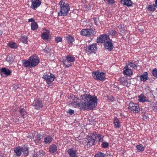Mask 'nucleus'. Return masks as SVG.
<instances>
[{"label":"nucleus","instance_id":"obj_1","mask_svg":"<svg viewBox=\"0 0 157 157\" xmlns=\"http://www.w3.org/2000/svg\"><path fill=\"white\" fill-rule=\"evenodd\" d=\"M78 98L74 97L72 102L77 107H79L80 109L83 110H91L97 105L98 99L95 95L92 96L86 93L80 96L79 102H77Z\"/></svg>","mask_w":157,"mask_h":157},{"label":"nucleus","instance_id":"obj_2","mask_svg":"<svg viewBox=\"0 0 157 157\" xmlns=\"http://www.w3.org/2000/svg\"><path fill=\"white\" fill-rule=\"evenodd\" d=\"M38 56L33 55L28 59H24L22 61V66L26 68L34 67L40 63Z\"/></svg>","mask_w":157,"mask_h":157},{"label":"nucleus","instance_id":"obj_3","mask_svg":"<svg viewBox=\"0 0 157 157\" xmlns=\"http://www.w3.org/2000/svg\"><path fill=\"white\" fill-rule=\"evenodd\" d=\"M101 135L98 134L97 132H93L91 133L89 136L85 140V142L87 143V145L91 147L94 145L95 141L99 142H101L102 139Z\"/></svg>","mask_w":157,"mask_h":157},{"label":"nucleus","instance_id":"obj_4","mask_svg":"<svg viewBox=\"0 0 157 157\" xmlns=\"http://www.w3.org/2000/svg\"><path fill=\"white\" fill-rule=\"evenodd\" d=\"M59 10L58 12L59 16H67L70 10L69 4L63 0H61L59 3Z\"/></svg>","mask_w":157,"mask_h":157},{"label":"nucleus","instance_id":"obj_5","mask_svg":"<svg viewBox=\"0 0 157 157\" xmlns=\"http://www.w3.org/2000/svg\"><path fill=\"white\" fill-rule=\"evenodd\" d=\"M75 61V58L72 55H68L67 56L63 57L61 59L66 67H68L72 65V63Z\"/></svg>","mask_w":157,"mask_h":157},{"label":"nucleus","instance_id":"obj_6","mask_svg":"<svg viewBox=\"0 0 157 157\" xmlns=\"http://www.w3.org/2000/svg\"><path fill=\"white\" fill-rule=\"evenodd\" d=\"M56 78L53 74L50 72H46L44 73L42 76V78L50 86H52V82Z\"/></svg>","mask_w":157,"mask_h":157},{"label":"nucleus","instance_id":"obj_7","mask_svg":"<svg viewBox=\"0 0 157 157\" xmlns=\"http://www.w3.org/2000/svg\"><path fill=\"white\" fill-rule=\"evenodd\" d=\"M13 150L17 156H20L22 152L25 156H27L29 153L28 148L25 147H17L13 149Z\"/></svg>","mask_w":157,"mask_h":157},{"label":"nucleus","instance_id":"obj_8","mask_svg":"<svg viewBox=\"0 0 157 157\" xmlns=\"http://www.w3.org/2000/svg\"><path fill=\"white\" fill-rule=\"evenodd\" d=\"M92 75L94 78L98 81H103L106 78L105 73L101 71H93L92 72Z\"/></svg>","mask_w":157,"mask_h":157},{"label":"nucleus","instance_id":"obj_9","mask_svg":"<svg viewBox=\"0 0 157 157\" xmlns=\"http://www.w3.org/2000/svg\"><path fill=\"white\" fill-rule=\"evenodd\" d=\"M128 109L130 112L137 113L140 112V108L137 104L134 103L132 101L130 102L128 105Z\"/></svg>","mask_w":157,"mask_h":157},{"label":"nucleus","instance_id":"obj_10","mask_svg":"<svg viewBox=\"0 0 157 157\" xmlns=\"http://www.w3.org/2000/svg\"><path fill=\"white\" fill-rule=\"evenodd\" d=\"M80 33L83 36L92 37L95 33V32L91 28L85 29H82Z\"/></svg>","mask_w":157,"mask_h":157},{"label":"nucleus","instance_id":"obj_11","mask_svg":"<svg viewBox=\"0 0 157 157\" xmlns=\"http://www.w3.org/2000/svg\"><path fill=\"white\" fill-rule=\"evenodd\" d=\"M33 106L35 109L39 110L43 107V103L39 98H37L34 100Z\"/></svg>","mask_w":157,"mask_h":157},{"label":"nucleus","instance_id":"obj_12","mask_svg":"<svg viewBox=\"0 0 157 157\" xmlns=\"http://www.w3.org/2000/svg\"><path fill=\"white\" fill-rule=\"evenodd\" d=\"M97 45V44L96 43H94L89 46H86V50L89 53H95L98 50Z\"/></svg>","mask_w":157,"mask_h":157},{"label":"nucleus","instance_id":"obj_13","mask_svg":"<svg viewBox=\"0 0 157 157\" xmlns=\"http://www.w3.org/2000/svg\"><path fill=\"white\" fill-rule=\"evenodd\" d=\"M110 39L109 36L105 34H103L98 37L97 40L98 43H104V44L105 42Z\"/></svg>","mask_w":157,"mask_h":157},{"label":"nucleus","instance_id":"obj_14","mask_svg":"<svg viewBox=\"0 0 157 157\" xmlns=\"http://www.w3.org/2000/svg\"><path fill=\"white\" fill-rule=\"evenodd\" d=\"M0 73L3 77L10 76L12 73V71L8 68L3 67L0 69Z\"/></svg>","mask_w":157,"mask_h":157},{"label":"nucleus","instance_id":"obj_15","mask_svg":"<svg viewBox=\"0 0 157 157\" xmlns=\"http://www.w3.org/2000/svg\"><path fill=\"white\" fill-rule=\"evenodd\" d=\"M31 4L30 8L33 10H35L41 5V2L40 0H31Z\"/></svg>","mask_w":157,"mask_h":157},{"label":"nucleus","instance_id":"obj_16","mask_svg":"<svg viewBox=\"0 0 157 157\" xmlns=\"http://www.w3.org/2000/svg\"><path fill=\"white\" fill-rule=\"evenodd\" d=\"M104 45L105 48L109 51H111L114 48L112 40L111 39L109 40L108 41L105 42Z\"/></svg>","mask_w":157,"mask_h":157},{"label":"nucleus","instance_id":"obj_17","mask_svg":"<svg viewBox=\"0 0 157 157\" xmlns=\"http://www.w3.org/2000/svg\"><path fill=\"white\" fill-rule=\"evenodd\" d=\"M123 73L124 75L130 76L132 75V70L128 67L127 65L123 68Z\"/></svg>","mask_w":157,"mask_h":157},{"label":"nucleus","instance_id":"obj_18","mask_svg":"<svg viewBox=\"0 0 157 157\" xmlns=\"http://www.w3.org/2000/svg\"><path fill=\"white\" fill-rule=\"evenodd\" d=\"M58 149L57 147L54 144L51 145L49 147V151L51 153L53 154L56 152Z\"/></svg>","mask_w":157,"mask_h":157},{"label":"nucleus","instance_id":"obj_19","mask_svg":"<svg viewBox=\"0 0 157 157\" xmlns=\"http://www.w3.org/2000/svg\"><path fill=\"white\" fill-rule=\"evenodd\" d=\"M67 152L70 157H78L76 155L77 151L76 150H73L72 148H70L68 149Z\"/></svg>","mask_w":157,"mask_h":157},{"label":"nucleus","instance_id":"obj_20","mask_svg":"<svg viewBox=\"0 0 157 157\" xmlns=\"http://www.w3.org/2000/svg\"><path fill=\"white\" fill-rule=\"evenodd\" d=\"M138 101L139 102H149V100L145 97L143 94H141L138 96Z\"/></svg>","mask_w":157,"mask_h":157},{"label":"nucleus","instance_id":"obj_21","mask_svg":"<svg viewBox=\"0 0 157 157\" xmlns=\"http://www.w3.org/2000/svg\"><path fill=\"white\" fill-rule=\"evenodd\" d=\"M53 139V137L52 136L47 135L44 138V142L46 144H49L52 141Z\"/></svg>","mask_w":157,"mask_h":157},{"label":"nucleus","instance_id":"obj_22","mask_svg":"<svg viewBox=\"0 0 157 157\" xmlns=\"http://www.w3.org/2000/svg\"><path fill=\"white\" fill-rule=\"evenodd\" d=\"M117 31L119 34H122L125 31V27L124 25H122L121 24H120L117 26Z\"/></svg>","mask_w":157,"mask_h":157},{"label":"nucleus","instance_id":"obj_23","mask_svg":"<svg viewBox=\"0 0 157 157\" xmlns=\"http://www.w3.org/2000/svg\"><path fill=\"white\" fill-rule=\"evenodd\" d=\"M45 155V152L42 150H40L39 151H37L34 153V157H41Z\"/></svg>","mask_w":157,"mask_h":157},{"label":"nucleus","instance_id":"obj_24","mask_svg":"<svg viewBox=\"0 0 157 157\" xmlns=\"http://www.w3.org/2000/svg\"><path fill=\"white\" fill-rule=\"evenodd\" d=\"M113 124H114L116 128H119L121 126L119 121L117 117H114L113 119Z\"/></svg>","mask_w":157,"mask_h":157},{"label":"nucleus","instance_id":"obj_25","mask_svg":"<svg viewBox=\"0 0 157 157\" xmlns=\"http://www.w3.org/2000/svg\"><path fill=\"white\" fill-rule=\"evenodd\" d=\"M148 74L147 72H144L140 76V79L141 81H145L148 80Z\"/></svg>","mask_w":157,"mask_h":157},{"label":"nucleus","instance_id":"obj_26","mask_svg":"<svg viewBox=\"0 0 157 157\" xmlns=\"http://www.w3.org/2000/svg\"><path fill=\"white\" fill-rule=\"evenodd\" d=\"M108 32L109 35L113 37H116L117 36V32L112 29H109Z\"/></svg>","mask_w":157,"mask_h":157},{"label":"nucleus","instance_id":"obj_27","mask_svg":"<svg viewBox=\"0 0 157 157\" xmlns=\"http://www.w3.org/2000/svg\"><path fill=\"white\" fill-rule=\"evenodd\" d=\"M121 3L129 7L132 5V2L131 0H121Z\"/></svg>","mask_w":157,"mask_h":157},{"label":"nucleus","instance_id":"obj_28","mask_svg":"<svg viewBox=\"0 0 157 157\" xmlns=\"http://www.w3.org/2000/svg\"><path fill=\"white\" fill-rule=\"evenodd\" d=\"M19 112L21 114L22 117L25 119L27 114V111L24 109L21 108L20 109Z\"/></svg>","mask_w":157,"mask_h":157},{"label":"nucleus","instance_id":"obj_29","mask_svg":"<svg viewBox=\"0 0 157 157\" xmlns=\"http://www.w3.org/2000/svg\"><path fill=\"white\" fill-rule=\"evenodd\" d=\"M31 29L32 30H36L38 28V25L36 22L34 21L31 24Z\"/></svg>","mask_w":157,"mask_h":157},{"label":"nucleus","instance_id":"obj_30","mask_svg":"<svg viewBox=\"0 0 157 157\" xmlns=\"http://www.w3.org/2000/svg\"><path fill=\"white\" fill-rule=\"evenodd\" d=\"M7 45L9 47L12 49L17 48V47L16 43L12 41L9 42Z\"/></svg>","mask_w":157,"mask_h":157},{"label":"nucleus","instance_id":"obj_31","mask_svg":"<svg viewBox=\"0 0 157 157\" xmlns=\"http://www.w3.org/2000/svg\"><path fill=\"white\" fill-rule=\"evenodd\" d=\"M66 39L67 40L68 43L71 45L73 44V43L75 40L74 38L70 35H68L66 36Z\"/></svg>","mask_w":157,"mask_h":157},{"label":"nucleus","instance_id":"obj_32","mask_svg":"<svg viewBox=\"0 0 157 157\" xmlns=\"http://www.w3.org/2000/svg\"><path fill=\"white\" fill-rule=\"evenodd\" d=\"M136 149L138 152H143L145 149L144 147L141 144L137 145L136 146Z\"/></svg>","mask_w":157,"mask_h":157},{"label":"nucleus","instance_id":"obj_33","mask_svg":"<svg viewBox=\"0 0 157 157\" xmlns=\"http://www.w3.org/2000/svg\"><path fill=\"white\" fill-rule=\"evenodd\" d=\"M20 41L25 44H27L28 42V39L27 37L25 36H21L20 39Z\"/></svg>","mask_w":157,"mask_h":157},{"label":"nucleus","instance_id":"obj_34","mask_svg":"<svg viewBox=\"0 0 157 157\" xmlns=\"http://www.w3.org/2000/svg\"><path fill=\"white\" fill-rule=\"evenodd\" d=\"M157 6L156 4H152L148 6V9L149 10L151 11H154L157 8Z\"/></svg>","mask_w":157,"mask_h":157},{"label":"nucleus","instance_id":"obj_35","mask_svg":"<svg viewBox=\"0 0 157 157\" xmlns=\"http://www.w3.org/2000/svg\"><path fill=\"white\" fill-rule=\"evenodd\" d=\"M120 83L123 86H127V79L124 77L121 79Z\"/></svg>","mask_w":157,"mask_h":157},{"label":"nucleus","instance_id":"obj_36","mask_svg":"<svg viewBox=\"0 0 157 157\" xmlns=\"http://www.w3.org/2000/svg\"><path fill=\"white\" fill-rule=\"evenodd\" d=\"M41 37L43 40H48L49 37V34L46 32H43L41 35Z\"/></svg>","mask_w":157,"mask_h":157},{"label":"nucleus","instance_id":"obj_37","mask_svg":"<svg viewBox=\"0 0 157 157\" xmlns=\"http://www.w3.org/2000/svg\"><path fill=\"white\" fill-rule=\"evenodd\" d=\"M6 60L10 64H12L14 62L13 58V57L11 56H7Z\"/></svg>","mask_w":157,"mask_h":157},{"label":"nucleus","instance_id":"obj_38","mask_svg":"<svg viewBox=\"0 0 157 157\" xmlns=\"http://www.w3.org/2000/svg\"><path fill=\"white\" fill-rule=\"evenodd\" d=\"M128 65L131 68H135V67H137L136 65L132 61H129L128 62Z\"/></svg>","mask_w":157,"mask_h":157},{"label":"nucleus","instance_id":"obj_39","mask_svg":"<svg viewBox=\"0 0 157 157\" xmlns=\"http://www.w3.org/2000/svg\"><path fill=\"white\" fill-rule=\"evenodd\" d=\"M41 135L39 134L37 135L36 137V139L35 140V142L36 143H41Z\"/></svg>","mask_w":157,"mask_h":157},{"label":"nucleus","instance_id":"obj_40","mask_svg":"<svg viewBox=\"0 0 157 157\" xmlns=\"http://www.w3.org/2000/svg\"><path fill=\"white\" fill-rule=\"evenodd\" d=\"M105 154L101 152H98L96 154L94 157H105Z\"/></svg>","mask_w":157,"mask_h":157},{"label":"nucleus","instance_id":"obj_41","mask_svg":"<svg viewBox=\"0 0 157 157\" xmlns=\"http://www.w3.org/2000/svg\"><path fill=\"white\" fill-rule=\"evenodd\" d=\"M109 146V143L106 142H103L101 144V146L104 148H107Z\"/></svg>","mask_w":157,"mask_h":157},{"label":"nucleus","instance_id":"obj_42","mask_svg":"<svg viewBox=\"0 0 157 157\" xmlns=\"http://www.w3.org/2000/svg\"><path fill=\"white\" fill-rule=\"evenodd\" d=\"M152 73L153 75L157 78V69L155 68L152 70Z\"/></svg>","mask_w":157,"mask_h":157},{"label":"nucleus","instance_id":"obj_43","mask_svg":"<svg viewBox=\"0 0 157 157\" xmlns=\"http://www.w3.org/2000/svg\"><path fill=\"white\" fill-rule=\"evenodd\" d=\"M87 20L85 19H83L81 20V24L82 26H85L87 25Z\"/></svg>","mask_w":157,"mask_h":157},{"label":"nucleus","instance_id":"obj_44","mask_svg":"<svg viewBox=\"0 0 157 157\" xmlns=\"http://www.w3.org/2000/svg\"><path fill=\"white\" fill-rule=\"evenodd\" d=\"M51 48L50 47H46L43 50L44 52L45 53H50L51 52Z\"/></svg>","mask_w":157,"mask_h":157},{"label":"nucleus","instance_id":"obj_45","mask_svg":"<svg viewBox=\"0 0 157 157\" xmlns=\"http://www.w3.org/2000/svg\"><path fill=\"white\" fill-rule=\"evenodd\" d=\"M62 40V38L60 37H57L55 38V41L56 43H58L61 42Z\"/></svg>","mask_w":157,"mask_h":157},{"label":"nucleus","instance_id":"obj_46","mask_svg":"<svg viewBox=\"0 0 157 157\" xmlns=\"http://www.w3.org/2000/svg\"><path fill=\"white\" fill-rule=\"evenodd\" d=\"M107 98L109 102H112L114 101V98L112 96H111L110 97L107 96Z\"/></svg>","mask_w":157,"mask_h":157},{"label":"nucleus","instance_id":"obj_47","mask_svg":"<svg viewBox=\"0 0 157 157\" xmlns=\"http://www.w3.org/2000/svg\"><path fill=\"white\" fill-rule=\"evenodd\" d=\"M93 20L94 21V24L96 25H98V18H97L96 17H94Z\"/></svg>","mask_w":157,"mask_h":157},{"label":"nucleus","instance_id":"obj_48","mask_svg":"<svg viewBox=\"0 0 157 157\" xmlns=\"http://www.w3.org/2000/svg\"><path fill=\"white\" fill-rule=\"evenodd\" d=\"M67 113H68L70 115H72L75 112L73 110L69 109L68 110Z\"/></svg>","mask_w":157,"mask_h":157},{"label":"nucleus","instance_id":"obj_49","mask_svg":"<svg viewBox=\"0 0 157 157\" xmlns=\"http://www.w3.org/2000/svg\"><path fill=\"white\" fill-rule=\"evenodd\" d=\"M114 0H107V2L109 4H113L115 3Z\"/></svg>","mask_w":157,"mask_h":157},{"label":"nucleus","instance_id":"obj_50","mask_svg":"<svg viewBox=\"0 0 157 157\" xmlns=\"http://www.w3.org/2000/svg\"><path fill=\"white\" fill-rule=\"evenodd\" d=\"M12 119L13 121L15 123H17L18 121V119L16 118L15 117H13Z\"/></svg>","mask_w":157,"mask_h":157},{"label":"nucleus","instance_id":"obj_51","mask_svg":"<svg viewBox=\"0 0 157 157\" xmlns=\"http://www.w3.org/2000/svg\"><path fill=\"white\" fill-rule=\"evenodd\" d=\"M34 21H35V20H34V19L33 18H30L28 19V22H34Z\"/></svg>","mask_w":157,"mask_h":157},{"label":"nucleus","instance_id":"obj_52","mask_svg":"<svg viewBox=\"0 0 157 157\" xmlns=\"http://www.w3.org/2000/svg\"><path fill=\"white\" fill-rule=\"evenodd\" d=\"M154 109L157 111V101L156 102L155 105L154 107Z\"/></svg>","mask_w":157,"mask_h":157},{"label":"nucleus","instance_id":"obj_53","mask_svg":"<svg viewBox=\"0 0 157 157\" xmlns=\"http://www.w3.org/2000/svg\"><path fill=\"white\" fill-rule=\"evenodd\" d=\"M3 33V32L2 30H0V36H1Z\"/></svg>","mask_w":157,"mask_h":157},{"label":"nucleus","instance_id":"obj_54","mask_svg":"<svg viewBox=\"0 0 157 157\" xmlns=\"http://www.w3.org/2000/svg\"><path fill=\"white\" fill-rule=\"evenodd\" d=\"M143 119H147V117L145 116H144V117H143Z\"/></svg>","mask_w":157,"mask_h":157},{"label":"nucleus","instance_id":"obj_55","mask_svg":"<svg viewBox=\"0 0 157 157\" xmlns=\"http://www.w3.org/2000/svg\"><path fill=\"white\" fill-rule=\"evenodd\" d=\"M155 4H156L157 6V0H155Z\"/></svg>","mask_w":157,"mask_h":157},{"label":"nucleus","instance_id":"obj_56","mask_svg":"<svg viewBox=\"0 0 157 157\" xmlns=\"http://www.w3.org/2000/svg\"><path fill=\"white\" fill-rule=\"evenodd\" d=\"M89 21H88V22ZM89 21L90 22V21Z\"/></svg>","mask_w":157,"mask_h":157},{"label":"nucleus","instance_id":"obj_57","mask_svg":"<svg viewBox=\"0 0 157 157\" xmlns=\"http://www.w3.org/2000/svg\"><path fill=\"white\" fill-rule=\"evenodd\" d=\"M105 0H104V1H105Z\"/></svg>","mask_w":157,"mask_h":157}]
</instances>
